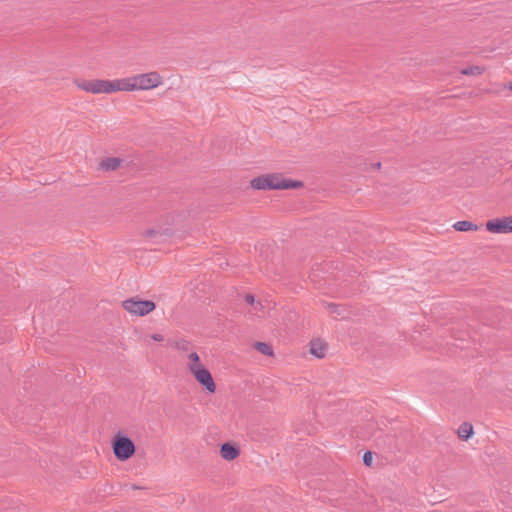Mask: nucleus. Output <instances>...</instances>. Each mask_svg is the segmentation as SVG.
<instances>
[{
	"label": "nucleus",
	"mask_w": 512,
	"mask_h": 512,
	"mask_svg": "<svg viewBox=\"0 0 512 512\" xmlns=\"http://www.w3.org/2000/svg\"><path fill=\"white\" fill-rule=\"evenodd\" d=\"M186 367L190 373H194L197 369L204 367L205 365L201 362L200 357L196 351H191L185 356Z\"/></svg>",
	"instance_id": "obj_8"
},
{
	"label": "nucleus",
	"mask_w": 512,
	"mask_h": 512,
	"mask_svg": "<svg viewBox=\"0 0 512 512\" xmlns=\"http://www.w3.org/2000/svg\"><path fill=\"white\" fill-rule=\"evenodd\" d=\"M486 228L492 233H510L512 232V217H505L502 219H495L486 223Z\"/></svg>",
	"instance_id": "obj_7"
},
{
	"label": "nucleus",
	"mask_w": 512,
	"mask_h": 512,
	"mask_svg": "<svg viewBox=\"0 0 512 512\" xmlns=\"http://www.w3.org/2000/svg\"><path fill=\"white\" fill-rule=\"evenodd\" d=\"M122 163V159L116 157H109L101 161L100 167L105 171L117 170Z\"/></svg>",
	"instance_id": "obj_11"
},
{
	"label": "nucleus",
	"mask_w": 512,
	"mask_h": 512,
	"mask_svg": "<svg viewBox=\"0 0 512 512\" xmlns=\"http://www.w3.org/2000/svg\"><path fill=\"white\" fill-rule=\"evenodd\" d=\"M74 85L87 93L91 94H111L121 90V79L103 80V79H75Z\"/></svg>",
	"instance_id": "obj_2"
},
{
	"label": "nucleus",
	"mask_w": 512,
	"mask_h": 512,
	"mask_svg": "<svg viewBox=\"0 0 512 512\" xmlns=\"http://www.w3.org/2000/svg\"><path fill=\"white\" fill-rule=\"evenodd\" d=\"M174 347L181 352H185L186 354H188L189 352L192 351L191 350V347H192L191 342H189L188 340H185V339L176 340L174 342Z\"/></svg>",
	"instance_id": "obj_14"
},
{
	"label": "nucleus",
	"mask_w": 512,
	"mask_h": 512,
	"mask_svg": "<svg viewBox=\"0 0 512 512\" xmlns=\"http://www.w3.org/2000/svg\"><path fill=\"white\" fill-rule=\"evenodd\" d=\"M245 301L250 304V305H254L255 303V298L253 295H246L245 296Z\"/></svg>",
	"instance_id": "obj_20"
},
{
	"label": "nucleus",
	"mask_w": 512,
	"mask_h": 512,
	"mask_svg": "<svg viewBox=\"0 0 512 512\" xmlns=\"http://www.w3.org/2000/svg\"><path fill=\"white\" fill-rule=\"evenodd\" d=\"M255 348L257 349V351H259L263 355H267V356L273 355L272 347L265 342H256Z\"/></svg>",
	"instance_id": "obj_15"
},
{
	"label": "nucleus",
	"mask_w": 512,
	"mask_h": 512,
	"mask_svg": "<svg viewBox=\"0 0 512 512\" xmlns=\"http://www.w3.org/2000/svg\"><path fill=\"white\" fill-rule=\"evenodd\" d=\"M123 308L132 315L146 316L151 313L156 305L151 300H140L137 298H129L122 302Z\"/></svg>",
	"instance_id": "obj_5"
},
{
	"label": "nucleus",
	"mask_w": 512,
	"mask_h": 512,
	"mask_svg": "<svg viewBox=\"0 0 512 512\" xmlns=\"http://www.w3.org/2000/svg\"><path fill=\"white\" fill-rule=\"evenodd\" d=\"M373 454L370 451H367L363 455V462L365 465L370 466L372 464Z\"/></svg>",
	"instance_id": "obj_17"
},
{
	"label": "nucleus",
	"mask_w": 512,
	"mask_h": 512,
	"mask_svg": "<svg viewBox=\"0 0 512 512\" xmlns=\"http://www.w3.org/2000/svg\"><path fill=\"white\" fill-rule=\"evenodd\" d=\"M327 351V344L320 340L315 339L310 343V353L317 358H323Z\"/></svg>",
	"instance_id": "obj_10"
},
{
	"label": "nucleus",
	"mask_w": 512,
	"mask_h": 512,
	"mask_svg": "<svg viewBox=\"0 0 512 512\" xmlns=\"http://www.w3.org/2000/svg\"><path fill=\"white\" fill-rule=\"evenodd\" d=\"M194 379L200 384L208 393L213 394L216 391V384L212 377L211 372L204 366L200 369L190 373Z\"/></svg>",
	"instance_id": "obj_6"
},
{
	"label": "nucleus",
	"mask_w": 512,
	"mask_h": 512,
	"mask_svg": "<svg viewBox=\"0 0 512 512\" xmlns=\"http://www.w3.org/2000/svg\"><path fill=\"white\" fill-rule=\"evenodd\" d=\"M484 72V69L480 66H470L461 70L463 75H480Z\"/></svg>",
	"instance_id": "obj_16"
},
{
	"label": "nucleus",
	"mask_w": 512,
	"mask_h": 512,
	"mask_svg": "<svg viewBox=\"0 0 512 512\" xmlns=\"http://www.w3.org/2000/svg\"><path fill=\"white\" fill-rule=\"evenodd\" d=\"M239 453V448L230 443H224L220 448L221 457L227 461L234 460L238 457Z\"/></svg>",
	"instance_id": "obj_9"
},
{
	"label": "nucleus",
	"mask_w": 512,
	"mask_h": 512,
	"mask_svg": "<svg viewBox=\"0 0 512 512\" xmlns=\"http://www.w3.org/2000/svg\"><path fill=\"white\" fill-rule=\"evenodd\" d=\"M453 227H454L455 230L461 231V232L470 231V230H477L478 229L477 225L473 224L470 221H466V220L456 222L453 225Z\"/></svg>",
	"instance_id": "obj_12"
},
{
	"label": "nucleus",
	"mask_w": 512,
	"mask_h": 512,
	"mask_svg": "<svg viewBox=\"0 0 512 512\" xmlns=\"http://www.w3.org/2000/svg\"><path fill=\"white\" fill-rule=\"evenodd\" d=\"M132 488H133V489H140V487L135 486V485H134V486H132Z\"/></svg>",
	"instance_id": "obj_25"
},
{
	"label": "nucleus",
	"mask_w": 512,
	"mask_h": 512,
	"mask_svg": "<svg viewBox=\"0 0 512 512\" xmlns=\"http://www.w3.org/2000/svg\"><path fill=\"white\" fill-rule=\"evenodd\" d=\"M113 453L119 461H126L135 453V444L133 441L123 435H117L112 442Z\"/></svg>",
	"instance_id": "obj_4"
},
{
	"label": "nucleus",
	"mask_w": 512,
	"mask_h": 512,
	"mask_svg": "<svg viewBox=\"0 0 512 512\" xmlns=\"http://www.w3.org/2000/svg\"><path fill=\"white\" fill-rule=\"evenodd\" d=\"M328 309H329L330 313H335L337 310V306L335 304H329Z\"/></svg>",
	"instance_id": "obj_21"
},
{
	"label": "nucleus",
	"mask_w": 512,
	"mask_h": 512,
	"mask_svg": "<svg viewBox=\"0 0 512 512\" xmlns=\"http://www.w3.org/2000/svg\"><path fill=\"white\" fill-rule=\"evenodd\" d=\"M151 339L156 342H161L164 340V337L161 334L155 333L151 335Z\"/></svg>",
	"instance_id": "obj_19"
},
{
	"label": "nucleus",
	"mask_w": 512,
	"mask_h": 512,
	"mask_svg": "<svg viewBox=\"0 0 512 512\" xmlns=\"http://www.w3.org/2000/svg\"><path fill=\"white\" fill-rule=\"evenodd\" d=\"M250 185L255 190H284L301 187L302 182L284 179L276 174H267L252 179Z\"/></svg>",
	"instance_id": "obj_3"
},
{
	"label": "nucleus",
	"mask_w": 512,
	"mask_h": 512,
	"mask_svg": "<svg viewBox=\"0 0 512 512\" xmlns=\"http://www.w3.org/2000/svg\"><path fill=\"white\" fill-rule=\"evenodd\" d=\"M159 232L157 230H154V229H148L145 231V236L146 237H154L158 234Z\"/></svg>",
	"instance_id": "obj_18"
},
{
	"label": "nucleus",
	"mask_w": 512,
	"mask_h": 512,
	"mask_svg": "<svg viewBox=\"0 0 512 512\" xmlns=\"http://www.w3.org/2000/svg\"><path fill=\"white\" fill-rule=\"evenodd\" d=\"M165 235H169L170 234V231L169 229H166L165 232H164Z\"/></svg>",
	"instance_id": "obj_23"
},
{
	"label": "nucleus",
	"mask_w": 512,
	"mask_h": 512,
	"mask_svg": "<svg viewBox=\"0 0 512 512\" xmlns=\"http://www.w3.org/2000/svg\"><path fill=\"white\" fill-rule=\"evenodd\" d=\"M507 87L512 91V82H510Z\"/></svg>",
	"instance_id": "obj_22"
},
{
	"label": "nucleus",
	"mask_w": 512,
	"mask_h": 512,
	"mask_svg": "<svg viewBox=\"0 0 512 512\" xmlns=\"http://www.w3.org/2000/svg\"><path fill=\"white\" fill-rule=\"evenodd\" d=\"M258 306L262 307L261 302H257V306L255 307V309H258Z\"/></svg>",
	"instance_id": "obj_24"
},
{
	"label": "nucleus",
	"mask_w": 512,
	"mask_h": 512,
	"mask_svg": "<svg viewBox=\"0 0 512 512\" xmlns=\"http://www.w3.org/2000/svg\"><path fill=\"white\" fill-rule=\"evenodd\" d=\"M163 83V78L157 71L137 74L121 79V90L126 92L151 90Z\"/></svg>",
	"instance_id": "obj_1"
},
{
	"label": "nucleus",
	"mask_w": 512,
	"mask_h": 512,
	"mask_svg": "<svg viewBox=\"0 0 512 512\" xmlns=\"http://www.w3.org/2000/svg\"><path fill=\"white\" fill-rule=\"evenodd\" d=\"M472 433H473V426L470 423L464 422L458 428V436L463 440H467L471 436Z\"/></svg>",
	"instance_id": "obj_13"
}]
</instances>
